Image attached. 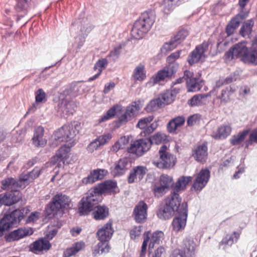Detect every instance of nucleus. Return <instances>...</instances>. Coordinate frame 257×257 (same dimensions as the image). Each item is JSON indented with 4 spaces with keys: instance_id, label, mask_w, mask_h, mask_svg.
<instances>
[{
    "instance_id": "8fccbe9b",
    "label": "nucleus",
    "mask_w": 257,
    "mask_h": 257,
    "mask_svg": "<svg viewBox=\"0 0 257 257\" xmlns=\"http://www.w3.org/2000/svg\"><path fill=\"white\" fill-rule=\"evenodd\" d=\"M235 90L233 89L231 87L222 89L220 95L217 97L220 100L221 103H226L229 100L230 95Z\"/></svg>"
},
{
    "instance_id": "4d7b16f0",
    "label": "nucleus",
    "mask_w": 257,
    "mask_h": 257,
    "mask_svg": "<svg viewBox=\"0 0 257 257\" xmlns=\"http://www.w3.org/2000/svg\"><path fill=\"white\" fill-rule=\"evenodd\" d=\"M72 103L71 102L66 103L63 102L59 106V110L61 111L63 114L67 115L72 114L73 109H72Z\"/></svg>"
},
{
    "instance_id": "a878e982",
    "label": "nucleus",
    "mask_w": 257,
    "mask_h": 257,
    "mask_svg": "<svg viewBox=\"0 0 257 257\" xmlns=\"http://www.w3.org/2000/svg\"><path fill=\"white\" fill-rule=\"evenodd\" d=\"M51 246V244L49 241L45 237L41 238L32 243L30 245V250L34 252L42 251L43 250H49Z\"/></svg>"
},
{
    "instance_id": "49530a36",
    "label": "nucleus",
    "mask_w": 257,
    "mask_h": 257,
    "mask_svg": "<svg viewBox=\"0 0 257 257\" xmlns=\"http://www.w3.org/2000/svg\"><path fill=\"white\" fill-rule=\"evenodd\" d=\"M248 135V131L247 130L240 132L236 135L233 136L230 140L231 143L233 145H238L244 142L246 137Z\"/></svg>"
},
{
    "instance_id": "58836bf2",
    "label": "nucleus",
    "mask_w": 257,
    "mask_h": 257,
    "mask_svg": "<svg viewBox=\"0 0 257 257\" xmlns=\"http://www.w3.org/2000/svg\"><path fill=\"white\" fill-rule=\"evenodd\" d=\"M85 246V243L82 241H78L74 243L71 247L66 249L63 253L64 257H70L74 255Z\"/></svg>"
},
{
    "instance_id": "4be33fe9",
    "label": "nucleus",
    "mask_w": 257,
    "mask_h": 257,
    "mask_svg": "<svg viewBox=\"0 0 257 257\" xmlns=\"http://www.w3.org/2000/svg\"><path fill=\"white\" fill-rule=\"evenodd\" d=\"M112 225V221L109 220L98 230L97 235L99 241H108L111 238L114 232Z\"/></svg>"
},
{
    "instance_id": "ddd939ff",
    "label": "nucleus",
    "mask_w": 257,
    "mask_h": 257,
    "mask_svg": "<svg viewBox=\"0 0 257 257\" xmlns=\"http://www.w3.org/2000/svg\"><path fill=\"white\" fill-rule=\"evenodd\" d=\"M208 49V44L202 43L196 47L195 49L188 56L187 61L190 65L203 61L206 57V52Z\"/></svg>"
},
{
    "instance_id": "4c0bfd02",
    "label": "nucleus",
    "mask_w": 257,
    "mask_h": 257,
    "mask_svg": "<svg viewBox=\"0 0 257 257\" xmlns=\"http://www.w3.org/2000/svg\"><path fill=\"white\" fill-rule=\"evenodd\" d=\"M139 19L150 30L155 21V16L153 12H146Z\"/></svg>"
},
{
    "instance_id": "3c124183",
    "label": "nucleus",
    "mask_w": 257,
    "mask_h": 257,
    "mask_svg": "<svg viewBox=\"0 0 257 257\" xmlns=\"http://www.w3.org/2000/svg\"><path fill=\"white\" fill-rule=\"evenodd\" d=\"M108 241H101L97 244V248L95 249L93 253L96 256L98 254L108 252L110 247L108 244Z\"/></svg>"
},
{
    "instance_id": "5701e85b",
    "label": "nucleus",
    "mask_w": 257,
    "mask_h": 257,
    "mask_svg": "<svg viewBox=\"0 0 257 257\" xmlns=\"http://www.w3.org/2000/svg\"><path fill=\"white\" fill-rule=\"evenodd\" d=\"M150 30L143 23L138 19L134 23L132 30V36L136 39H140L144 37V36Z\"/></svg>"
},
{
    "instance_id": "72a5a7b5",
    "label": "nucleus",
    "mask_w": 257,
    "mask_h": 257,
    "mask_svg": "<svg viewBox=\"0 0 257 257\" xmlns=\"http://www.w3.org/2000/svg\"><path fill=\"white\" fill-rule=\"evenodd\" d=\"M132 78L135 81H143L146 78L145 66L144 64L140 63L134 69Z\"/></svg>"
},
{
    "instance_id": "2f4dec72",
    "label": "nucleus",
    "mask_w": 257,
    "mask_h": 257,
    "mask_svg": "<svg viewBox=\"0 0 257 257\" xmlns=\"http://www.w3.org/2000/svg\"><path fill=\"white\" fill-rule=\"evenodd\" d=\"M4 204L7 206H10L18 202L22 198L21 193L18 191H11L3 194Z\"/></svg>"
},
{
    "instance_id": "7c9ffc66",
    "label": "nucleus",
    "mask_w": 257,
    "mask_h": 257,
    "mask_svg": "<svg viewBox=\"0 0 257 257\" xmlns=\"http://www.w3.org/2000/svg\"><path fill=\"white\" fill-rule=\"evenodd\" d=\"M116 182L111 180H107L98 184L94 188L100 195L103 193L112 191L116 187Z\"/></svg>"
},
{
    "instance_id": "a19ab883",
    "label": "nucleus",
    "mask_w": 257,
    "mask_h": 257,
    "mask_svg": "<svg viewBox=\"0 0 257 257\" xmlns=\"http://www.w3.org/2000/svg\"><path fill=\"white\" fill-rule=\"evenodd\" d=\"M241 51V43L236 44L234 47L229 49L225 54V58L227 60H231L236 58H240V52Z\"/></svg>"
},
{
    "instance_id": "603ef678",
    "label": "nucleus",
    "mask_w": 257,
    "mask_h": 257,
    "mask_svg": "<svg viewBox=\"0 0 257 257\" xmlns=\"http://www.w3.org/2000/svg\"><path fill=\"white\" fill-rule=\"evenodd\" d=\"M253 21L250 19L244 23L240 29V33L243 37L248 36L251 32Z\"/></svg>"
},
{
    "instance_id": "bb28decb",
    "label": "nucleus",
    "mask_w": 257,
    "mask_h": 257,
    "mask_svg": "<svg viewBox=\"0 0 257 257\" xmlns=\"http://www.w3.org/2000/svg\"><path fill=\"white\" fill-rule=\"evenodd\" d=\"M231 131L232 128L230 125L223 124L213 131L211 136L215 140H223L230 135Z\"/></svg>"
},
{
    "instance_id": "c756f323",
    "label": "nucleus",
    "mask_w": 257,
    "mask_h": 257,
    "mask_svg": "<svg viewBox=\"0 0 257 257\" xmlns=\"http://www.w3.org/2000/svg\"><path fill=\"white\" fill-rule=\"evenodd\" d=\"M122 110V106L121 104H114L101 116V117L98 120V122L99 123H101L111 119L115 116L117 112H120Z\"/></svg>"
},
{
    "instance_id": "0e129e2a",
    "label": "nucleus",
    "mask_w": 257,
    "mask_h": 257,
    "mask_svg": "<svg viewBox=\"0 0 257 257\" xmlns=\"http://www.w3.org/2000/svg\"><path fill=\"white\" fill-rule=\"evenodd\" d=\"M41 213L38 211H34L29 215L26 220V223H31L36 222L40 218Z\"/></svg>"
},
{
    "instance_id": "bf43d9fd",
    "label": "nucleus",
    "mask_w": 257,
    "mask_h": 257,
    "mask_svg": "<svg viewBox=\"0 0 257 257\" xmlns=\"http://www.w3.org/2000/svg\"><path fill=\"white\" fill-rule=\"evenodd\" d=\"M143 232L142 226H138L134 227L130 232V237L133 240H137L141 236Z\"/></svg>"
},
{
    "instance_id": "aec40b11",
    "label": "nucleus",
    "mask_w": 257,
    "mask_h": 257,
    "mask_svg": "<svg viewBox=\"0 0 257 257\" xmlns=\"http://www.w3.org/2000/svg\"><path fill=\"white\" fill-rule=\"evenodd\" d=\"M33 233V229L31 227H23L12 231L7 236L8 241L18 240Z\"/></svg>"
},
{
    "instance_id": "a211bd4d",
    "label": "nucleus",
    "mask_w": 257,
    "mask_h": 257,
    "mask_svg": "<svg viewBox=\"0 0 257 257\" xmlns=\"http://www.w3.org/2000/svg\"><path fill=\"white\" fill-rule=\"evenodd\" d=\"M207 146L205 144L198 145L192 149V156L200 163L206 162L208 157Z\"/></svg>"
},
{
    "instance_id": "a18cd8bd",
    "label": "nucleus",
    "mask_w": 257,
    "mask_h": 257,
    "mask_svg": "<svg viewBox=\"0 0 257 257\" xmlns=\"http://www.w3.org/2000/svg\"><path fill=\"white\" fill-rule=\"evenodd\" d=\"M86 86L80 82L72 83L70 86L71 92L74 96L81 94L84 93Z\"/></svg>"
},
{
    "instance_id": "dca6fc26",
    "label": "nucleus",
    "mask_w": 257,
    "mask_h": 257,
    "mask_svg": "<svg viewBox=\"0 0 257 257\" xmlns=\"http://www.w3.org/2000/svg\"><path fill=\"white\" fill-rule=\"evenodd\" d=\"M177 68L178 65L176 64H170L162 70L159 71L152 78L151 80L154 83H157L160 81L164 80L166 78L171 77L176 73Z\"/></svg>"
},
{
    "instance_id": "774afa93",
    "label": "nucleus",
    "mask_w": 257,
    "mask_h": 257,
    "mask_svg": "<svg viewBox=\"0 0 257 257\" xmlns=\"http://www.w3.org/2000/svg\"><path fill=\"white\" fill-rule=\"evenodd\" d=\"M200 116L198 114H193L188 117L187 124L189 126L194 125L198 123L200 120Z\"/></svg>"
},
{
    "instance_id": "7ed1b4c3",
    "label": "nucleus",
    "mask_w": 257,
    "mask_h": 257,
    "mask_svg": "<svg viewBox=\"0 0 257 257\" xmlns=\"http://www.w3.org/2000/svg\"><path fill=\"white\" fill-rule=\"evenodd\" d=\"M80 124L76 121L66 124L55 132L53 138L54 144L58 145L61 142L70 144L71 142L75 144L74 138L78 133Z\"/></svg>"
},
{
    "instance_id": "69168bd1",
    "label": "nucleus",
    "mask_w": 257,
    "mask_h": 257,
    "mask_svg": "<svg viewBox=\"0 0 257 257\" xmlns=\"http://www.w3.org/2000/svg\"><path fill=\"white\" fill-rule=\"evenodd\" d=\"M101 146L100 144L97 139H95L92 141L87 147V151L89 153H93L98 149L99 147Z\"/></svg>"
},
{
    "instance_id": "f3484780",
    "label": "nucleus",
    "mask_w": 257,
    "mask_h": 257,
    "mask_svg": "<svg viewBox=\"0 0 257 257\" xmlns=\"http://www.w3.org/2000/svg\"><path fill=\"white\" fill-rule=\"evenodd\" d=\"M147 204L143 201H140L135 207L133 215L136 221L142 223L145 221L147 217Z\"/></svg>"
},
{
    "instance_id": "e2e57ef3",
    "label": "nucleus",
    "mask_w": 257,
    "mask_h": 257,
    "mask_svg": "<svg viewBox=\"0 0 257 257\" xmlns=\"http://www.w3.org/2000/svg\"><path fill=\"white\" fill-rule=\"evenodd\" d=\"M112 138V134L110 133H105L97 138L101 146L107 144Z\"/></svg>"
},
{
    "instance_id": "39448f33",
    "label": "nucleus",
    "mask_w": 257,
    "mask_h": 257,
    "mask_svg": "<svg viewBox=\"0 0 257 257\" xmlns=\"http://www.w3.org/2000/svg\"><path fill=\"white\" fill-rule=\"evenodd\" d=\"M159 159L153 161V164L159 169H171L175 164L176 158L174 155L170 153L165 146H162L159 151Z\"/></svg>"
},
{
    "instance_id": "cd10ccee",
    "label": "nucleus",
    "mask_w": 257,
    "mask_h": 257,
    "mask_svg": "<svg viewBox=\"0 0 257 257\" xmlns=\"http://www.w3.org/2000/svg\"><path fill=\"white\" fill-rule=\"evenodd\" d=\"M148 171L146 167L144 166H138L133 168L130 172L128 177V182L129 183H132L135 182L137 178L139 180H142Z\"/></svg>"
},
{
    "instance_id": "6e6d98bb",
    "label": "nucleus",
    "mask_w": 257,
    "mask_h": 257,
    "mask_svg": "<svg viewBox=\"0 0 257 257\" xmlns=\"http://www.w3.org/2000/svg\"><path fill=\"white\" fill-rule=\"evenodd\" d=\"M166 136L163 133H157L149 138L151 144H159L166 140Z\"/></svg>"
},
{
    "instance_id": "423d86ee",
    "label": "nucleus",
    "mask_w": 257,
    "mask_h": 257,
    "mask_svg": "<svg viewBox=\"0 0 257 257\" xmlns=\"http://www.w3.org/2000/svg\"><path fill=\"white\" fill-rule=\"evenodd\" d=\"M173 184V178L167 174L161 175L155 183L154 193L156 197H160L167 193Z\"/></svg>"
},
{
    "instance_id": "c85d7f7f",
    "label": "nucleus",
    "mask_w": 257,
    "mask_h": 257,
    "mask_svg": "<svg viewBox=\"0 0 257 257\" xmlns=\"http://www.w3.org/2000/svg\"><path fill=\"white\" fill-rule=\"evenodd\" d=\"M44 129L41 126L35 128L34 136L32 138L33 143L36 147H43L47 144V140L43 138Z\"/></svg>"
},
{
    "instance_id": "f257e3e1",
    "label": "nucleus",
    "mask_w": 257,
    "mask_h": 257,
    "mask_svg": "<svg viewBox=\"0 0 257 257\" xmlns=\"http://www.w3.org/2000/svg\"><path fill=\"white\" fill-rule=\"evenodd\" d=\"M71 206V199L69 196L62 192L57 193L47 204L45 208L46 214L48 216L62 215Z\"/></svg>"
},
{
    "instance_id": "6ab92c4d",
    "label": "nucleus",
    "mask_w": 257,
    "mask_h": 257,
    "mask_svg": "<svg viewBox=\"0 0 257 257\" xmlns=\"http://www.w3.org/2000/svg\"><path fill=\"white\" fill-rule=\"evenodd\" d=\"M131 164L129 159L123 158L115 163L112 169L111 173L114 176H119L124 174L131 167Z\"/></svg>"
},
{
    "instance_id": "864d4df0",
    "label": "nucleus",
    "mask_w": 257,
    "mask_h": 257,
    "mask_svg": "<svg viewBox=\"0 0 257 257\" xmlns=\"http://www.w3.org/2000/svg\"><path fill=\"white\" fill-rule=\"evenodd\" d=\"M93 26L87 21L84 22L80 26V35L83 37H86L93 29Z\"/></svg>"
},
{
    "instance_id": "de8ad7c7",
    "label": "nucleus",
    "mask_w": 257,
    "mask_h": 257,
    "mask_svg": "<svg viewBox=\"0 0 257 257\" xmlns=\"http://www.w3.org/2000/svg\"><path fill=\"white\" fill-rule=\"evenodd\" d=\"M177 5H178L175 0H163L161 4L163 11L166 14L172 12Z\"/></svg>"
},
{
    "instance_id": "412c9836",
    "label": "nucleus",
    "mask_w": 257,
    "mask_h": 257,
    "mask_svg": "<svg viewBox=\"0 0 257 257\" xmlns=\"http://www.w3.org/2000/svg\"><path fill=\"white\" fill-rule=\"evenodd\" d=\"M107 171L105 169H98L92 171L90 174L82 180L84 184H92L96 181L102 180L107 174Z\"/></svg>"
},
{
    "instance_id": "338daca9",
    "label": "nucleus",
    "mask_w": 257,
    "mask_h": 257,
    "mask_svg": "<svg viewBox=\"0 0 257 257\" xmlns=\"http://www.w3.org/2000/svg\"><path fill=\"white\" fill-rule=\"evenodd\" d=\"M253 142L257 143V128L254 129L250 134L249 139L245 142V145L247 147Z\"/></svg>"
},
{
    "instance_id": "473e14b6",
    "label": "nucleus",
    "mask_w": 257,
    "mask_h": 257,
    "mask_svg": "<svg viewBox=\"0 0 257 257\" xmlns=\"http://www.w3.org/2000/svg\"><path fill=\"white\" fill-rule=\"evenodd\" d=\"M185 121V118L183 116H178L171 120L167 124V130L170 133H175L176 130L182 126Z\"/></svg>"
},
{
    "instance_id": "c03bdc74",
    "label": "nucleus",
    "mask_w": 257,
    "mask_h": 257,
    "mask_svg": "<svg viewBox=\"0 0 257 257\" xmlns=\"http://www.w3.org/2000/svg\"><path fill=\"white\" fill-rule=\"evenodd\" d=\"M174 214L171 209L166 205L160 208L157 212L158 217L161 219H169Z\"/></svg>"
},
{
    "instance_id": "c9c22d12",
    "label": "nucleus",
    "mask_w": 257,
    "mask_h": 257,
    "mask_svg": "<svg viewBox=\"0 0 257 257\" xmlns=\"http://www.w3.org/2000/svg\"><path fill=\"white\" fill-rule=\"evenodd\" d=\"M109 214V209L105 205H98L95 207L93 216L95 220H103Z\"/></svg>"
},
{
    "instance_id": "f03ea898",
    "label": "nucleus",
    "mask_w": 257,
    "mask_h": 257,
    "mask_svg": "<svg viewBox=\"0 0 257 257\" xmlns=\"http://www.w3.org/2000/svg\"><path fill=\"white\" fill-rule=\"evenodd\" d=\"M42 170L38 167L35 168L31 172L22 175L18 181L14 178H7L2 181V188L3 190L18 191L19 188H24L33 180L38 177Z\"/></svg>"
},
{
    "instance_id": "4468645a",
    "label": "nucleus",
    "mask_w": 257,
    "mask_h": 257,
    "mask_svg": "<svg viewBox=\"0 0 257 257\" xmlns=\"http://www.w3.org/2000/svg\"><path fill=\"white\" fill-rule=\"evenodd\" d=\"M240 59L245 63L257 65V50L248 49L244 42H241Z\"/></svg>"
},
{
    "instance_id": "9b49d317",
    "label": "nucleus",
    "mask_w": 257,
    "mask_h": 257,
    "mask_svg": "<svg viewBox=\"0 0 257 257\" xmlns=\"http://www.w3.org/2000/svg\"><path fill=\"white\" fill-rule=\"evenodd\" d=\"M210 172L207 168L202 169L195 175L192 184V188L197 191H200L208 182Z\"/></svg>"
},
{
    "instance_id": "37998d69",
    "label": "nucleus",
    "mask_w": 257,
    "mask_h": 257,
    "mask_svg": "<svg viewBox=\"0 0 257 257\" xmlns=\"http://www.w3.org/2000/svg\"><path fill=\"white\" fill-rule=\"evenodd\" d=\"M129 139L128 137L124 136L121 137L115 144L111 147V151L116 153L119 150L123 149L128 144Z\"/></svg>"
},
{
    "instance_id": "e433bc0d",
    "label": "nucleus",
    "mask_w": 257,
    "mask_h": 257,
    "mask_svg": "<svg viewBox=\"0 0 257 257\" xmlns=\"http://www.w3.org/2000/svg\"><path fill=\"white\" fill-rule=\"evenodd\" d=\"M191 180L190 176H182L179 177L175 183L174 191L178 193L179 191L184 190Z\"/></svg>"
},
{
    "instance_id": "09e8293b",
    "label": "nucleus",
    "mask_w": 257,
    "mask_h": 257,
    "mask_svg": "<svg viewBox=\"0 0 257 257\" xmlns=\"http://www.w3.org/2000/svg\"><path fill=\"white\" fill-rule=\"evenodd\" d=\"M174 97L172 92L167 90L161 93L158 98L161 100L163 106H164L171 103L173 100Z\"/></svg>"
},
{
    "instance_id": "13d9d810",
    "label": "nucleus",
    "mask_w": 257,
    "mask_h": 257,
    "mask_svg": "<svg viewBox=\"0 0 257 257\" xmlns=\"http://www.w3.org/2000/svg\"><path fill=\"white\" fill-rule=\"evenodd\" d=\"M188 35V31L185 30H182L179 31L178 33L172 38V39L177 44V45H178L183 42Z\"/></svg>"
},
{
    "instance_id": "b1692460",
    "label": "nucleus",
    "mask_w": 257,
    "mask_h": 257,
    "mask_svg": "<svg viewBox=\"0 0 257 257\" xmlns=\"http://www.w3.org/2000/svg\"><path fill=\"white\" fill-rule=\"evenodd\" d=\"M187 219V213L186 210L180 213L173 220L172 225L173 230L176 232L181 231L183 230L186 225Z\"/></svg>"
},
{
    "instance_id": "680f3d73",
    "label": "nucleus",
    "mask_w": 257,
    "mask_h": 257,
    "mask_svg": "<svg viewBox=\"0 0 257 257\" xmlns=\"http://www.w3.org/2000/svg\"><path fill=\"white\" fill-rule=\"evenodd\" d=\"M177 45V44L172 38L169 42L165 43L163 45L161 48V51L163 53L169 52L175 49Z\"/></svg>"
},
{
    "instance_id": "2eb2a0df",
    "label": "nucleus",
    "mask_w": 257,
    "mask_h": 257,
    "mask_svg": "<svg viewBox=\"0 0 257 257\" xmlns=\"http://www.w3.org/2000/svg\"><path fill=\"white\" fill-rule=\"evenodd\" d=\"M185 77L186 79V87L188 92H196L201 89L203 82L200 78L193 77V72L186 70Z\"/></svg>"
},
{
    "instance_id": "79ce46f5",
    "label": "nucleus",
    "mask_w": 257,
    "mask_h": 257,
    "mask_svg": "<svg viewBox=\"0 0 257 257\" xmlns=\"http://www.w3.org/2000/svg\"><path fill=\"white\" fill-rule=\"evenodd\" d=\"M240 232L234 231L231 234H227L225 237H224L220 244H226L228 245H231L234 242H236L239 238Z\"/></svg>"
},
{
    "instance_id": "052dcab7",
    "label": "nucleus",
    "mask_w": 257,
    "mask_h": 257,
    "mask_svg": "<svg viewBox=\"0 0 257 257\" xmlns=\"http://www.w3.org/2000/svg\"><path fill=\"white\" fill-rule=\"evenodd\" d=\"M153 118L154 116L153 115L143 117L139 120L137 126L140 129H145L148 126L149 123L153 120Z\"/></svg>"
},
{
    "instance_id": "1a4fd4ad",
    "label": "nucleus",
    "mask_w": 257,
    "mask_h": 257,
    "mask_svg": "<svg viewBox=\"0 0 257 257\" xmlns=\"http://www.w3.org/2000/svg\"><path fill=\"white\" fill-rule=\"evenodd\" d=\"M163 236L164 233L161 231H156L152 234H151L150 231L145 232L141 255H143L145 253L149 241V249L153 248L155 244H159L160 243Z\"/></svg>"
},
{
    "instance_id": "ea45409f",
    "label": "nucleus",
    "mask_w": 257,
    "mask_h": 257,
    "mask_svg": "<svg viewBox=\"0 0 257 257\" xmlns=\"http://www.w3.org/2000/svg\"><path fill=\"white\" fill-rule=\"evenodd\" d=\"M209 96L208 94L195 95L189 100L188 103L192 106L204 104L207 102V98Z\"/></svg>"
},
{
    "instance_id": "5fc2aeb1",
    "label": "nucleus",
    "mask_w": 257,
    "mask_h": 257,
    "mask_svg": "<svg viewBox=\"0 0 257 257\" xmlns=\"http://www.w3.org/2000/svg\"><path fill=\"white\" fill-rule=\"evenodd\" d=\"M163 106L161 100L158 98L150 101L146 107V109L148 111H153Z\"/></svg>"
},
{
    "instance_id": "393cba45",
    "label": "nucleus",
    "mask_w": 257,
    "mask_h": 257,
    "mask_svg": "<svg viewBox=\"0 0 257 257\" xmlns=\"http://www.w3.org/2000/svg\"><path fill=\"white\" fill-rule=\"evenodd\" d=\"M181 201L179 194L174 191L166 199L165 204L175 213L178 211Z\"/></svg>"
},
{
    "instance_id": "f704fd0d",
    "label": "nucleus",
    "mask_w": 257,
    "mask_h": 257,
    "mask_svg": "<svg viewBox=\"0 0 257 257\" xmlns=\"http://www.w3.org/2000/svg\"><path fill=\"white\" fill-rule=\"evenodd\" d=\"M74 146V143L73 142L62 146L56 154L57 161L59 162H62L64 164L65 160L67 157L68 153L69 152L70 149Z\"/></svg>"
},
{
    "instance_id": "f8f14e48",
    "label": "nucleus",
    "mask_w": 257,
    "mask_h": 257,
    "mask_svg": "<svg viewBox=\"0 0 257 257\" xmlns=\"http://www.w3.org/2000/svg\"><path fill=\"white\" fill-rule=\"evenodd\" d=\"M151 141L148 138L140 139L135 141L128 149L129 153L141 156L147 152L151 146Z\"/></svg>"
},
{
    "instance_id": "9d476101",
    "label": "nucleus",
    "mask_w": 257,
    "mask_h": 257,
    "mask_svg": "<svg viewBox=\"0 0 257 257\" xmlns=\"http://www.w3.org/2000/svg\"><path fill=\"white\" fill-rule=\"evenodd\" d=\"M142 107L140 101L133 102L126 107L124 113L119 117V121L123 124L131 120L138 115Z\"/></svg>"
},
{
    "instance_id": "20e7f679",
    "label": "nucleus",
    "mask_w": 257,
    "mask_h": 257,
    "mask_svg": "<svg viewBox=\"0 0 257 257\" xmlns=\"http://www.w3.org/2000/svg\"><path fill=\"white\" fill-rule=\"evenodd\" d=\"M101 199V196L94 188L89 190L81 200V206L79 208L80 213L87 214Z\"/></svg>"
},
{
    "instance_id": "6e6552de",
    "label": "nucleus",
    "mask_w": 257,
    "mask_h": 257,
    "mask_svg": "<svg viewBox=\"0 0 257 257\" xmlns=\"http://www.w3.org/2000/svg\"><path fill=\"white\" fill-rule=\"evenodd\" d=\"M196 247L193 238H186L183 241V249L174 250L169 257H195Z\"/></svg>"
},
{
    "instance_id": "0eeeda50",
    "label": "nucleus",
    "mask_w": 257,
    "mask_h": 257,
    "mask_svg": "<svg viewBox=\"0 0 257 257\" xmlns=\"http://www.w3.org/2000/svg\"><path fill=\"white\" fill-rule=\"evenodd\" d=\"M21 214L20 211L15 210L3 216L0 220V237L4 234L5 231L9 230L14 224L22 220L23 216Z\"/></svg>"
}]
</instances>
